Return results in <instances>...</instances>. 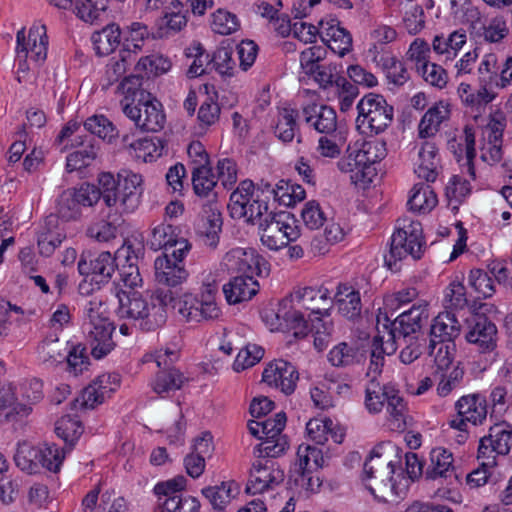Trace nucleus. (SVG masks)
Here are the masks:
<instances>
[{"instance_id": "obj_1", "label": "nucleus", "mask_w": 512, "mask_h": 512, "mask_svg": "<svg viewBox=\"0 0 512 512\" xmlns=\"http://www.w3.org/2000/svg\"><path fill=\"white\" fill-rule=\"evenodd\" d=\"M330 303L329 291L326 288H297L281 300L275 316L287 328L294 330L295 337L303 338L308 334V321L315 317L328 316Z\"/></svg>"}, {"instance_id": "obj_2", "label": "nucleus", "mask_w": 512, "mask_h": 512, "mask_svg": "<svg viewBox=\"0 0 512 512\" xmlns=\"http://www.w3.org/2000/svg\"><path fill=\"white\" fill-rule=\"evenodd\" d=\"M278 187L275 190L268 182H261L257 186L251 180L241 181L231 193L227 205L230 216L233 219H245L250 224H255V219L261 218L268 211V202L273 198H279L285 202V193L279 195Z\"/></svg>"}, {"instance_id": "obj_3", "label": "nucleus", "mask_w": 512, "mask_h": 512, "mask_svg": "<svg viewBox=\"0 0 512 512\" xmlns=\"http://www.w3.org/2000/svg\"><path fill=\"white\" fill-rule=\"evenodd\" d=\"M98 184L103 186L104 204L116 213H132L141 203L143 179L131 170H120L117 178L110 172L98 176Z\"/></svg>"}, {"instance_id": "obj_4", "label": "nucleus", "mask_w": 512, "mask_h": 512, "mask_svg": "<svg viewBox=\"0 0 512 512\" xmlns=\"http://www.w3.org/2000/svg\"><path fill=\"white\" fill-rule=\"evenodd\" d=\"M106 307L101 299L94 297L85 307L83 332L95 359H101L115 347L112 334L114 324L105 315Z\"/></svg>"}, {"instance_id": "obj_5", "label": "nucleus", "mask_w": 512, "mask_h": 512, "mask_svg": "<svg viewBox=\"0 0 512 512\" xmlns=\"http://www.w3.org/2000/svg\"><path fill=\"white\" fill-rule=\"evenodd\" d=\"M425 250L422 225L420 222L403 217L397 220V228L391 237L389 253L385 255L386 266L399 270L398 262L411 256L414 260L422 257Z\"/></svg>"}, {"instance_id": "obj_6", "label": "nucleus", "mask_w": 512, "mask_h": 512, "mask_svg": "<svg viewBox=\"0 0 512 512\" xmlns=\"http://www.w3.org/2000/svg\"><path fill=\"white\" fill-rule=\"evenodd\" d=\"M261 230V242L270 250L277 251L290 242L297 240L300 230L295 224V219L289 212H268L255 219V224Z\"/></svg>"}, {"instance_id": "obj_7", "label": "nucleus", "mask_w": 512, "mask_h": 512, "mask_svg": "<svg viewBox=\"0 0 512 512\" xmlns=\"http://www.w3.org/2000/svg\"><path fill=\"white\" fill-rule=\"evenodd\" d=\"M356 125L364 134L378 135L392 123L394 109L380 94L369 93L357 104Z\"/></svg>"}, {"instance_id": "obj_8", "label": "nucleus", "mask_w": 512, "mask_h": 512, "mask_svg": "<svg viewBox=\"0 0 512 512\" xmlns=\"http://www.w3.org/2000/svg\"><path fill=\"white\" fill-rule=\"evenodd\" d=\"M142 95L144 98H139L138 103L134 105L127 101L123 102L122 111L142 131L158 132L166 123L163 106L150 93H142Z\"/></svg>"}, {"instance_id": "obj_9", "label": "nucleus", "mask_w": 512, "mask_h": 512, "mask_svg": "<svg viewBox=\"0 0 512 512\" xmlns=\"http://www.w3.org/2000/svg\"><path fill=\"white\" fill-rule=\"evenodd\" d=\"M395 447L390 443L379 445L371 452L370 457L364 463L366 479H373L379 488L393 489V475L395 472L394 456Z\"/></svg>"}, {"instance_id": "obj_10", "label": "nucleus", "mask_w": 512, "mask_h": 512, "mask_svg": "<svg viewBox=\"0 0 512 512\" xmlns=\"http://www.w3.org/2000/svg\"><path fill=\"white\" fill-rule=\"evenodd\" d=\"M272 458L260 456V453H258V459L253 462L250 469L249 480L246 485L247 493H262L283 482L284 471Z\"/></svg>"}, {"instance_id": "obj_11", "label": "nucleus", "mask_w": 512, "mask_h": 512, "mask_svg": "<svg viewBox=\"0 0 512 512\" xmlns=\"http://www.w3.org/2000/svg\"><path fill=\"white\" fill-rule=\"evenodd\" d=\"M174 308L184 320L193 323L218 320L222 315L215 299L202 296L197 298L191 294H185L177 300Z\"/></svg>"}, {"instance_id": "obj_12", "label": "nucleus", "mask_w": 512, "mask_h": 512, "mask_svg": "<svg viewBox=\"0 0 512 512\" xmlns=\"http://www.w3.org/2000/svg\"><path fill=\"white\" fill-rule=\"evenodd\" d=\"M116 268V258L110 252H101L97 255L82 253L78 262L79 273L89 277L90 282L98 286L107 283Z\"/></svg>"}, {"instance_id": "obj_13", "label": "nucleus", "mask_w": 512, "mask_h": 512, "mask_svg": "<svg viewBox=\"0 0 512 512\" xmlns=\"http://www.w3.org/2000/svg\"><path fill=\"white\" fill-rule=\"evenodd\" d=\"M17 56L18 58L30 57L34 62L45 61L48 50V37L46 27L41 24H34L25 37V28L17 32Z\"/></svg>"}, {"instance_id": "obj_14", "label": "nucleus", "mask_w": 512, "mask_h": 512, "mask_svg": "<svg viewBox=\"0 0 512 512\" xmlns=\"http://www.w3.org/2000/svg\"><path fill=\"white\" fill-rule=\"evenodd\" d=\"M497 327L487 316L474 315L467 322L465 338L481 353H489L497 347Z\"/></svg>"}, {"instance_id": "obj_15", "label": "nucleus", "mask_w": 512, "mask_h": 512, "mask_svg": "<svg viewBox=\"0 0 512 512\" xmlns=\"http://www.w3.org/2000/svg\"><path fill=\"white\" fill-rule=\"evenodd\" d=\"M286 425L284 412L277 413L273 418L263 421L262 429L265 435L264 441L257 446L260 456L278 457L288 448L287 438L282 435Z\"/></svg>"}, {"instance_id": "obj_16", "label": "nucleus", "mask_w": 512, "mask_h": 512, "mask_svg": "<svg viewBox=\"0 0 512 512\" xmlns=\"http://www.w3.org/2000/svg\"><path fill=\"white\" fill-rule=\"evenodd\" d=\"M71 146L78 149L66 158V170L69 173L80 171L92 165L98 157L100 150L99 142L94 136L87 134L75 135L71 140Z\"/></svg>"}, {"instance_id": "obj_17", "label": "nucleus", "mask_w": 512, "mask_h": 512, "mask_svg": "<svg viewBox=\"0 0 512 512\" xmlns=\"http://www.w3.org/2000/svg\"><path fill=\"white\" fill-rule=\"evenodd\" d=\"M429 318L428 303L424 300L414 304L409 310L402 312L391 323V337H403L405 341L407 337L419 332Z\"/></svg>"}, {"instance_id": "obj_18", "label": "nucleus", "mask_w": 512, "mask_h": 512, "mask_svg": "<svg viewBox=\"0 0 512 512\" xmlns=\"http://www.w3.org/2000/svg\"><path fill=\"white\" fill-rule=\"evenodd\" d=\"M262 379L269 386L278 388L286 395L295 391L299 374L289 362L279 359L271 362L263 371Z\"/></svg>"}, {"instance_id": "obj_19", "label": "nucleus", "mask_w": 512, "mask_h": 512, "mask_svg": "<svg viewBox=\"0 0 512 512\" xmlns=\"http://www.w3.org/2000/svg\"><path fill=\"white\" fill-rule=\"evenodd\" d=\"M512 439V426L507 422L496 423L490 427L489 435L480 440L478 458H489L496 452L506 455L510 451Z\"/></svg>"}, {"instance_id": "obj_20", "label": "nucleus", "mask_w": 512, "mask_h": 512, "mask_svg": "<svg viewBox=\"0 0 512 512\" xmlns=\"http://www.w3.org/2000/svg\"><path fill=\"white\" fill-rule=\"evenodd\" d=\"M154 299L158 302H148L144 313L137 321L143 331H154L165 324L167 320L166 306L172 302L173 294L170 290L159 288L154 293Z\"/></svg>"}, {"instance_id": "obj_21", "label": "nucleus", "mask_w": 512, "mask_h": 512, "mask_svg": "<svg viewBox=\"0 0 512 512\" xmlns=\"http://www.w3.org/2000/svg\"><path fill=\"white\" fill-rule=\"evenodd\" d=\"M304 121L317 132L332 136L337 130V115L329 106L311 103L303 107Z\"/></svg>"}, {"instance_id": "obj_22", "label": "nucleus", "mask_w": 512, "mask_h": 512, "mask_svg": "<svg viewBox=\"0 0 512 512\" xmlns=\"http://www.w3.org/2000/svg\"><path fill=\"white\" fill-rule=\"evenodd\" d=\"M320 37L323 42L336 54L344 56L352 48V36L335 19L320 21Z\"/></svg>"}, {"instance_id": "obj_23", "label": "nucleus", "mask_w": 512, "mask_h": 512, "mask_svg": "<svg viewBox=\"0 0 512 512\" xmlns=\"http://www.w3.org/2000/svg\"><path fill=\"white\" fill-rule=\"evenodd\" d=\"M258 291L259 284L251 275H237L223 286L225 299L230 305L249 301Z\"/></svg>"}, {"instance_id": "obj_24", "label": "nucleus", "mask_w": 512, "mask_h": 512, "mask_svg": "<svg viewBox=\"0 0 512 512\" xmlns=\"http://www.w3.org/2000/svg\"><path fill=\"white\" fill-rule=\"evenodd\" d=\"M223 264L228 272L253 276L259 269V257L253 249L238 247L226 253Z\"/></svg>"}, {"instance_id": "obj_25", "label": "nucleus", "mask_w": 512, "mask_h": 512, "mask_svg": "<svg viewBox=\"0 0 512 512\" xmlns=\"http://www.w3.org/2000/svg\"><path fill=\"white\" fill-rule=\"evenodd\" d=\"M154 268L157 283L168 287L180 285L188 276L184 266L169 258L168 253L156 258Z\"/></svg>"}, {"instance_id": "obj_26", "label": "nucleus", "mask_w": 512, "mask_h": 512, "mask_svg": "<svg viewBox=\"0 0 512 512\" xmlns=\"http://www.w3.org/2000/svg\"><path fill=\"white\" fill-rule=\"evenodd\" d=\"M461 325L450 312L439 313L430 327V343H454L460 335Z\"/></svg>"}, {"instance_id": "obj_27", "label": "nucleus", "mask_w": 512, "mask_h": 512, "mask_svg": "<svg viewBox=\"0 0 512 512\" xmlns=\"http://www.w3.org/2000/svg\"><path fill=\"white\" fill-rule=\"evenodd\" d=\"M438 150L433 142L424 141L418 151L415 173L427 182H434L439 175L441 165Z\"/></svg>"}, {"instance_id": "obj_28", "label": "nucleus", "mask_w": 512, "mask_h": 512, "mask_svg": "<svg viewBox=\"0 0 512 512\" xmlns=\"http://www.w3.org/2000/svg\"><path fill=\"white\" fill-rule=\"evenodd\" d=\"M450 104L439 101L431 106L421 118L418 125L420 138L426 139L436 135L443 122L450 118Z\"/></svg>"}, {"instance_id": "obj_29", "label": "nucleus", "mask_w": 512, "mask_h": 512, "mask_svg": "<svg viewBox=\"0 0 512 512\" xmlns=\"http://www.w3.org/2000/svg\"><path fill=\"white\" fill-rule=\"evenodd\" d=\"M455 410L469 423L481 425L487 417L486 399L479 394L464 395L455 402Z\"/></svg>"}, {"instance_id": "obj_30", "label": "nucleus", "mask_w": 512, "mask_h": 512, "mask_svg": "<svg viewBox=\"0 0 512 512\" xmlns=\"http://www.w3.org/2000/svg\"><path fill=\"white\" fill-rule=\"evenodd\" d=\"M334 299L339 313L347 319H355L360 316L362 310L361 297L359 291L354 287L340 283Z\"/></svg>"}, {"instance_id": "obj_31", "label": "nucleus", "mask_w": 512, "mask_h": 512, "mask_svg": "<svg viewBox=\"0 0 512 512\" xmlns=\"http://www.w3.org/2000/svg\"><path fill=\"white\" fill-rule=\"evenodd\" d=\"M396 386L393 384H380L376 379L371 378L365 387L364 405L370 414L380 413L387 401L390 394H393Z\"/></svg>"}, {"instance_id": "obj_32", "label": "nucleus", "mask_w": 512, "mask_h": 512, "mask_svg": "<svg viewBox=\"0 0 512 512\" xmlns=\"http://www.w3.org/2000/svg\"><path fill=\"white\" fill-rule=\"evenodd\" d=\"M386 425L391 431L403 432L408 426V408L399 389L396 388L386 403Z\"/></svg>"}, {"instance_id": "obj_33", "label": "nucleus", "mask_w": 512, "mask_h": 512, "mask_svg": "<svg viewBox=\"0 0 512 512\" xmlns=\"http://www.w3.org/2000/svg\"><path fill=\"white\" fill-rule=\"evenodd\" d=\"M453 462V454L450 451L443 447L434 448L430 453V464L425 472L426 478L435 480L451 476L457 477Z\"/></svg>"}, {"instance_id": "obj_34", "label": "nucleus", "mask_w": 512, "mask_h": 512, "mask_svg": "<svg viewBox=\"0 0 512 512\" xmlns=\"http://www.w3.org/2000/svg\"><path fill=\"white\" fill-rule=\"evenodd\" d=\"M116 297L118 298L119 306L116 314L122 319H131L135 322L141 318L144 309L148 302L136 291L126 292L124 290L116 289Z\"/></svg>"}, {"instance_id": "obj_35", "label": "nucleus", "mask_w": 512, "mask_h": 512, "mask_svg": "<svg viewBox=\"0 0 512 512\" xmlns=\"http://www.w3.org/2000/svg\"><path fill=\"white\" fill-rule=\"evenodd\" d=\"M298 112L291 107H284L278 110L274 133L284 143L291 142L296 138L301 143V135L297 124Z\"/></svg>"}, {"instance_id": "obj_36", "label": "nucleus", "mask_w": 512, "mask_h": 512, "mask_svg": "<svg viewBox=\"0 0 512 512\" xmlns=\"http://www.w3.org/2000/svg\"><path fill=\"white\" fill-rule=\"evenodd\" d=\"M201 493L208 500L214 512L225 511L232 499L239 493V486L234 481H227L220 485L205 487Z\"/></svg>"}, {"instance_id": "obj_37", "label": "nucleus", "mask_w": 512, "mask_h": 512, "mask_svg": "<svg viewBox=\"0 0 512 512\" xmlns=\"http://www.w3.org/2000/svg\"><path fill=\"white\" fill-rule=\"evenodd\" d=\"M135 61L130 48H123L117 56L112 57L106 65L103 88L107 89L124 78L128 68Z\"/></svg>"}, {"instance_id": "obj_38", "label": "nucleus", "mask_w": 512, "mask_h": 512, "mask_svg": "<svg viewBox=\"0 0 512 512\" xmlns=\"http://www.w3.org/2000/svg\"><path fill=\"white\" fill-rule=\"evenodd\" d=\"M39 360L48 367L62 363L66 356V347L53 332L46 335L37 348Z\"/></svg>"}, {"instance_id": "obj_39", "label": "nucleus", "mask_w": 512, "mask_h": 512, "mask_svg": "<svg viewBox=\"0 0 512 512\" xmlns=\"http://www.w3.org/2000/svg\"><path fill=\"white\" fill-rule=\"evenodd\" d=\"M457 92L466 107L479 113L496 98V93L490 88L480 86L479 89L473 90L467 83H461Z\"/></svg>"}, {"instance_id": "obj_40", "label": "nucleus", "mask_w": 512, "mask_h": 512, "mask_svg": "<svg viewBox=\"0 0 512 512\" xmlns=\"http://www.w3.org/2000/svg\"><path fill=\"white\" fill-rule=\"evenodd\" d=\"M191 180L193 191L198 197L207 198L211 201L217 199V179L211 166L203 169L193 168Z\"/></svg>"}, {"instance_id": "obj_41", "label": "nucleus", "mask_w": 512, "mask_h": 512, "mask_svg": "<svg viewBox=\"0 0 512 512\" xmlns=\"http://www.w3.org/2000/svg\"><path fill=\"white\" fill-rule=\"evenodd\" d=\"M31 410L29 405L17 401L11 389H0V422L21 419L28 416Z\"/></svg>"}, {"instance_id": "obj_42", "label": "nucleus", "mask_w": 512, "mask_h": 512, "mask_svg": "<svg viewBox=\"0 0 512 512\" xmlns=\"http://www.w3.org/2000/svg\"><path fill=\"white\" fill-rule=\"evenodd\" d=\"M91 39L97 55H109L119 46L121 31L118 25L109 24L94 32Z\"/></svg>"}, {"instance_id": "obj_43", "label": "nucleus", "mask_w": 512, "mask_h": 512, "mask_svg": "<svg viewBox=\"0 0 512 512\" xmlns=\"http://www.w3.org/2000/svg\"><path fill=\"white\" fill-rule=\"evenodd\" d=\"M437 202L434 190L429 185L418 183L413 186L407 204L411 211L425 214L430 212Z\"/></svg>"}, {"instance_id": "obj_44", "label": "nucleus", "mask_w": 512, "mask_h": 512, "mask_svg": "<svg viewBox=\"0 0 512 512\" xmlns=\"http://www.w3.org/2000/svg\"><path fill=\"white\" fill-rule=\"evenodd\" d=\"M325 464L323 452L321 449L302 444L297 450V462L295 463V472H318Z\"/></svg>"}, {"instance_id": "obj_45", "label": "nucleus", "mask_w": 512, "mask_h": 512, "mask_svg": "<svg viewBox=\"0 0 512 512\" xmlns=\"http://www.w3.org/2000/svg\"><path fill=\"white\" fill-rule=\"evenodd\" d=\"M41 447L30 446L26 443L18 446L14 456L15 464L29 474L39 472L41 468Z\"/></svg>"}, {"instance_id": "obj_46", "label": "nucleus", "mask_w": 512, "mask_h": 512, "mask_svg": "<svg viewBox=\"0 0 512 512\" xmlns=\"http://www.w3.org/2000/svg\"><path fill=\"white\" fill-rule=\"evenodd\" d=\"M210 214L204 218L203 225L199 230L202 240L206 246L215 248L219 243V233L222 229V216L218 209L211 208Z\"/></svg>"}, {"instance_id": "obj_47", "label": "nucleus", "mask_w": 512, "mask_h": 512, "mask_svg": "<svg viewBox=\"0 0 512 512\" xmlns=\"http://www.w3.org/2000/svg\"><path fill=\"white\" fill-rule=\"evenodd\" d=\"M84 130L89 135H96L99 138L111 142L118 136V130L114 124L104 115H93L84 122Z\"/></svg>"}, {"instance_id": "obj_48", "label": "nucleus", "mask_w": 512, "mask_h": 512, "mask_svg": "<svg viewBox=\"0 0 512 512\" xmlns=\"http://www.w3.org/2000/svg\"><path fill=\"white\" fill-rule=\"evenodd\" d=\"M185 381L183 374L177 369L160 370L153 383V390L157 394L178 390Z\"/></svg>"}, {"instance_id": "obj_49", "label": "nucleus", "mask_w": 512, "mask_h": 512, "mask_svg": "<svg viewBox=\"0 0 512 512\" xmlns=\"http://www.w3.org/2000/svg\"><path fill=\"white\" fill-rule=\"evenodd\" d=\"M455 343H429V353L434 357L436 374L450 371L453 365Z\"/></svg>"}, {"instance_id": "obj_50", "label": "nucleus", "mask_w": 512, "mask_h": 512, "mask_svg": "<svg viewBox=\"0 0 512 512\" xmlns=\"http://www.w3.org/2000/svg\"><path fill=\"white\" fill-rule=\"evenodd\" d=\"M200 507L197 498L187 495L157 501L156 512H199Z\"/></svg>"}, {"instance_id": "obj_51", "label": "nucleus", "mask_w": 512, "mask_h": 512, "mask_svg": "<svg viewBox=\"0 0 512 512\" xmlns=\"http://www.w3.org/2000/svg\"><path fill=\"white\" fill-rule=\"evenodd\" d=\"M436 393L439 397H447L454 390L461 387L464 378V370L459 365L453 367L450 371L440 372Z\"/></svg>"}, {"instance_id": "obj_52", "label": "nucleus", "mask_w": 512, "mask_h": 512, "mask_svg": "<svg viewBox=\"0 0 512 512\" xmlns=\"http://www.w3.org/2000/svg\"><path fill=\"white\" fill-rule=\"evenodd\" d=\"M118 213L115 212V218L112 220H99L93 224H91L87 230V234L95 239L98 242H109L116 238L117 230H118V220H120V216H117ZM108 219L112 217L111 213L107 215Z\"/></svg>"}, {"instance_id": "obj_53", "label": "nucleus", "mask_w": 512, "mask_h": 512, "mask_svg": "<svg viewBox=\"0 0 512 512\" xmlns=\"http://www.w3.org/2000/svg\"><path fill=\"white\" fill-rule=\"evenodd\" d=\"M137 152V157L145 162H153L161 157L166 149V142L158 137L144 138L132 145Z\"/></svg>"}, {"instance_id": "obj_54", "label": "nucleus", "mask_w": 512, "mask_h": 512, "mask_svg": "<svg viewBox=\"0 0 512 512\" xmlns=\"http://www.w3.org/2000/svg\"><path fill=\"white\" fill-rule=\"evenodd\" d=\"M499 65L495 54H486L478 66L479 86H484L493 90L497 88V79L499 77Z\"/></svg>"}, {"instance_id": "obj_55", "label": "nucleus", "mask_w": 512, "mask_h": 512, "mask_svg": "<svg viewBox=\"0 0 512 512\" xmlns=\"http://www.w3.org/2000/svg\"><path fill=\"white\" fill-rule=\"evenodd\" d=\"M211 29L220 35H230L240 28L238 17L225 9H218L212 14Z\"/></svg>"}, {"instance_id": "obj_56", "label": "nucleus", "mask_w": 512, "mask_h": 512, "mask_svg": "<svg viewBox=\"0 0 512 512\" xmlns=\"http://www.w3.org/2000/svg\"><path fill=\"white\" fill-rule=\"evenodd\" d=\"M333 325L331 321L323 320V317H315L308 321V333L312 332L314 346L318 351L327 348L331 342Z\"/></svg>"}, {"instance_id": "obj_57", "label": "nucleus", "mask_w": 512, "mask_h": 512, "mask_svg": "<svg viewBox=\"0 0 512 512\" xmlns=\"http://www.w3.org/2000/svg\"><path fill=\"white\" fill-rule=\"evenodd\" d=\"M55 431L65 443L72 446L82 435L83 427L78 419L67 415L56 422Z\"/></svg>"}, {"instance_id": "obj_58", "label": "nucleus", "mask_w": 512, "mask_h": 512, "mask_svg": "<svg viewBox=\"0 0 512 512\" xmlns=\"http://www.w3.org/2000/svg\"><path fill=\"white\" fill-rule=\"evenodd\" d=\"M212 67L222 76H234L237 67L231 47H218L211 57Z\"/></svg>"}, {"instance_id": "obj_59", "label": "nucleus", "mask_w": 512, "mask_h": 512, "mask_svg": "<svg viewBox=\"0 0 512 512\" xmlns=\"http://www.w3.org/2000/svg\"><path fill=\"white\" fill-rule=\"evenodd\" d=\"M468 283L477 294V298H489L495 293L493 279L482 269H472Z\"/></svg>"}, {"instance_id": "obj_60", "label": "nucleus", "mask_w": 512, "mask_h": 512, "mask_svg": "<svg viewBox=\"0 0 512 512\" xmlns=\"http://www.w3.org/2000/svg\"><path fill=\"white\" fill-rule=\"evenodd\" d=\"M171 65L169 58L161 54H151L140 58L136 64V69L144 71L148 75L158 76L168 72Z\"/></svg>"}, {"instance_id": "obj_61", "label": "nucleus", "mask_w": 512, "mask_h": 512, "mask_svg": "<svg viewBox=\"0 0 512 512\" xmlns=\"http://www.w3.org/2000/svg\"><path fill=\"white\" fill-rule=\"evenodd\" d=\"M143 78L138 75H129L125 76L117 87V91H119L124 98L120 101V105L122 106L123 102H130L132 105L136 104L135 101L138 102V99L144 96L142 93H147L143 90L142 87Z\"/></svg>"}, {"instance_id": "obj_62", "label": "nucleus", "mask_w": 512, "mask_h": 512, "mask_svg": "<svg viewBox=\"0 0 512 512\" xmlns=\"http://www.w3.org/2000/svg\"><path fill=\"white\" fill-rule=\"evenodd\" d=\"M103 191L104 189L102 185L98 184L97 187L90 183H83L79 188L71 189V192L80 207H92L97 204L101 198L104 201Z\"/></svg>"}, {"instance_id": "obj_63", "label": "nucleus", "mask_w": 512, "mask_h": 512, "mask_svg": "<svg viewBox=\"0 0 512 512\" xmlns=\"http://www.w3.org/2000/svg\"><path fill=\"white\" fill-rule=\"evenodd\" d=\"M358 348L346 342L336 345L328 354L329 362L336 367L349 366L357 361Z\"/></svg>"}, {"instance_id": "obj_64", "label": "nucleus", "mask_w": 512, "mask_h": 512, "mask_svg": "<svg viewBox=\"0 0 512 512\" xmlns=\"http://www.w3.org/2000/svg\"><path fill=\"white\" fill-rule=\"evenodd\" d=\"M417 71L422 76L424 81L433 87L442 89L448 82V75L446 70L438 64L429 62L418 65Z\"/></svg>"}]
</instances>
